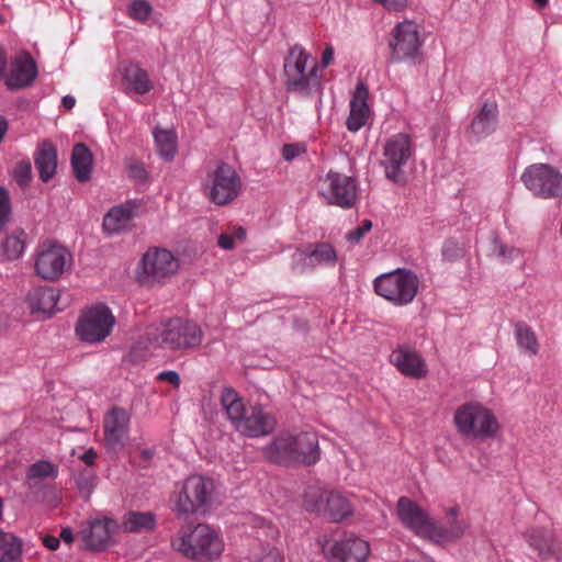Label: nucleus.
Segmentation results:
<instances>
[{
    "label": "nucleus",
    "instance_id": "obj_5",
    "mask_svg": "<svg viewBox=\"0 0 562 562\" xmlns=\"http://www.w3.org/2000/svg\"><path fill=\"white\" fill-rule=\"evenodd\" d=\"M285 88L289 92L308 95L321 88L319 67L315 59L300 45L290 48L284 59Z\"/></svg>",
    "mask_w": 562,
    "mask_h": 562
},
{
    "label": "nucleus",
    "instance_id": "obj_27",
    "mask_svg": "<svg viewBox=\"0 0 562 562\" xmlns=\"http://www.w3.org/2000/svg\"><path fill=\"white\" fill-rule=\"evenodd\" d=\"M111 525L108 518L88 521L80 530L85 544L91 550L104 549L111 540Z\"/></svg>",
    "mask_w": 562,
    "mask_h": 562
},
{
    "label": "nucleus",
    "instance_id": "obj_62",
    "mask_svg": "<svg viewBox=\"0 0 562 562\" xmlns=\"http://www.w3.org/2000/svg\"><path fill=\"white\" fill-rule=\"evenodd\" d=\"M8 130V122L7 120L0 115V142L3 139V136Z\"/></svg>",
    "mask_w": 562,
    "mask_h": 562
},
{
    "label": "nucleus",
    "instance_id": "obj_41",
    "mask_svg": "<svg viewBox=\"0 0 562 562\" xmlns=\"http://www.w3.org/2000/svg\"><path fill=\"white\" fill-rule=\"evenodd\" d=\"M315 268L310 250L297 249L291 258V269L296 274H303L308 269Z\"/></svg>",
    "mask_w": 562,
    "mask_h": 562
},
{
    "label": "nucleus",
    "instance_id": "obj_6",
    "mask_svg": "<svg viewBox=\"0 0 562 562\" xmlns=\"http://www.w3.org/2000/svg\"><path fill=\"white\" fill-rule=\"evenodd\" d=\"M213 491L212 480L200 474L190 475L175 491L171 508L177 516L204 513L211 504Z\"/></svg>",
    "mask_w": 562,
    "mask_h": 562
},
{
    "label": "nucleus",
    "instance_id": "obj_19",
    "mask_svg": "<svg viewBox=\"0 0 562 562\" xmlns=\"http://www.w3.org/2000/svg\"><path fill=\"white\" fill-rule=\"evenodd\" d=\"M370 551V544L364 539L345 536L334 541L327 555L331 562H366Z\"/></svg>",
    "mask_w": 562,
    "mask_h": 562
},
{
    "label": "nucleus",
    "instance_id": "obj_1",
    "mask_svg": "<svg viewBox=\"0 0 562 562\" xmlns=\"http://www.w3.org/2000/svg\"><path fill=\"white\" fill-rule=\"evenodd\" d=\"M221 406L234 429L250 438L263 437L276 428V418L261 405L246 407L240 395L231 386L221 394Z\"/></svg>",
    "mask_w": 562,
    "mask_h": 562
},
{
    "label": "nucleus",
    "instance_id": "obj_23",
    "mask_svg": "<svg viewBox=\"0 0 562 562\" xmlns=\"http://www.w3.org/2000/svg\"><path fill=\"white\" fill-rule=\"evenodd\" d=\"M369 89L367 85L360 81L350 100V111L346 125L350 132H357L366 125L371 110L368 104Z\"/></svg>",
    "mask_w": 562,
    "mask_h": 562
},
{
    "label": "nucleus",
    "instance_id": "obj_39",
    "mask_svg": "<svg viewBox=\"0 0 562 562\" xmlns=\"http://www.w3.org/2000/svg\"><path fill=\"white\" fill-rule=\"evenodd\" d=\"M74 480L76 482L79 494L83 498L89 499L97 485V476L94 472L88 468H85L74 474Z\"/></svg>",
    "mask_w": 562,
    "mask_h": 562
},
{
    "label": "nucleus",
    "instance_id": "obj_11",
    "mask_svg": "<svg viewBox=\"0 0 562 562\" xmlns=\"http://www.w3.org/2000/svg\"><path fill=\"white\" fill-rule=\"evenodd\" d=\"M115 317L104 304H95L82 311L77 325L76 335L86 342L103 341L112 331Z\"/></svg>",
    "mask_w": 562,
    "mask_h": 562
},
{
    "label": "nucleus",
    "instance_id": "obj_13",
    "mask_svg": "<svg viewBox=\"0 0 562 562\" xmlns=\"http://www.w3.org/2000/svg\"><path fill=\"white\" fill-rule=\"evenodd\" d=\"M520 180L537 198L554 199L562 195V175L551 165H530L521 173Z\"/></svg>",
    "mask_w": 562,
    "mask_h": 562
},
{
    "label": "nucleus",
    "instance_id": "obj_22",
    "mask_svg": "<svg viewBox=\"0 0 562 562\" xmlns=\"http://www.w3.org/2000/svg\"><path fill=\"white\" fill-rule=\"evenodd\" d=\"M37 77V67L34 59L29 54L16 56L11 61L10 72L5 78V85L9 89H22L29 87Z\"/></svg>",
    "mask_w": 562,
    "mask_h": 562
},
{
    "label": "nucleus",
    "instance_id": "obj_26",
    "mask_svg": "<svg viewBox=\"0 0 562 562\" xmlns=\"http://www.w3.org/2000/svg\"><path fill=\"white\" fill-rule=\"evenodd\" d=\"M59 291L52 286H38L27 294V306L33 314L52 316L58 308Z\"/></svg>",
    "mask_w": 562,
    "mask_h": 562
},
{
    "label": "nucleus",
    "instance_id": "obj_49",
    "mask_svg": "<svg viewBox=\"0 0 562 562\" xmlns=\"http://www.w3.org/2000/svg\"><path fill=\"white\" fill-rule=\"evenodd\" d=\"M128 176L136 181L144 182L147 178V172L143 164L132 162L128 166Z\"/></svg>",
    "mask_w": 562,
    "mask_h": 562
},
{
    "label": "nucleus",
    "instance_id": "obj_15",
    "mask_svg": "<svg viewBox=\"0 0 562 562\" xmlns=\"http://www.w3.org/2000/svg\"><path fill=\"white\" fill-rule=\"evenodd\" d=\"M423 45L419 26L413 20H404L393 27L389 47L394 61H404L415 58Z\"/></svg>",
    "mask_w": 562,
    "mask_h": 562
},
{
    "label": "nucleus",
    "instance_id": "obj_54",
    "mask_svg": "<svg viewBox=\"0 0 562 562\" xmlns=\"http://www.w3.org/2000/svg\"><path fill=\"white\" fill-rule=\"evenodd\" d=\"M43 544L49 550H56L58 549L60 541L59 538L47 535L43 538Z\"/></svg>",
    "mask_w": 562,
    "mask_h": 562
},
{
    "label": "nucleus",
    "instance_id": "obj_34",
    "mask_svg": "<svg viewBox=\"0 0 562 562\" xmlns=\"http://www.w3.org/2000/svg\"><path fill=\"white\" fill-rule=\"evenodd\" d=\"M529 544L546 560L555 555L553 535L546 529H535L528 536Z\"/></svg>",
    "mask_w": 562,
    "mask_h": 562
},
{
    "label": "nucleus",
    "instance_id": "obj_50",
    "mask_svg": "<svg viewBox=\"0 0 562 562\" xmlns=\"http://www.w3.org/2000/svg\"><path fill=\"white\" fill-rule=\"evenodd\" d=\"M304 146L301 144H288L282 148V156L285 160H292L304 153Z\"/></svg>",
    "mask_w": 562,
    "mask_h": 562
},
{
    "label": "nucleus",
    "instance_id": "obj_56",
    "mask_svg": "<svg viewBox=\"0 0 562 562\" xmlns=\"http://www.w3.org/2000/svg\"><path fill=\"white\" fill-rule=\"evenodd\" d=\"M95 458H97V454L95 452L93 451V449H89L88 451H86L82 456H81V460L85 462V464L87 467H90L94 463L95 461Z\"/></svg>",
    "mask_w": 562,
    "mask_h": 562
},
{
    "label": "nucleus",
    "instance_id": "obj_31",
    "mask_svg": "<svg viewBox=\"0 0 562 562\" xmlns=\"http://www.w3.org/2000/svg\"><path fill=\"white\" fill-rule=\"evenodd\" d=\"M468 528L469 524L465 520L459 519H453L447 527L438 526L434 522V530H431L429 540L435 543L457 541L464 535Z\"/></svg>",
    "mask_w": 562,
    "mask_h": 562
},
{
    "label": "nucleus",
    "instance_id": "obj_7",
    "mask_svg": "<svg viewBox=\"0 0 562 562\" xmlns=\"http://www.w3.org/2000/svg\"><path fill=\"white\" fill-rule=\"evenodd\" d=\"M419 286L418 277L411 270L396 269L373 280L374 292L395 306L412 303Z\"/></svg>",
    "mask_w": 562,
    "mask_h": 562
},
{
    "label": "nucleus",
    "instance_id": "obj_12",
    "mask_svg": "<svg viewBox=\"0 0 562 562\" xmlns=\"http://www.w3.org/2000/svg\"><path fill=\"white\" fill-rule=\"evenodd\" d=\"M414 151L413 140L408 134L398 133L387 138L381 159L385 177L395 183L403 181L404 167L413 157Z\"/></svg>",
    "mask_w": 562,
    "mask_h": 562
},
{
    "label": "nucleus",
    "instance_id": "obj_52",
    "mask_svg": "<svg viewBox=\"0 0 562 562\" xmlns=\"http://www.w3.org/2000/svg\"><path fill=\"white\" fill-rule=\"evenodd\" d=\"M218 246L225 250H231L235 247L234 237L228 234H222L218 237Z\"/></svg>",
    "mask_w": 562,
    "mask_h": 562
},
{
    "label": "nucleus",
    "instance_id": "obj_61",
    "mask_svg": "<svg viewBox=\"0 0 562 562\" xmlns=\"http://www.w3.org/2000/svg\"><path fill=\"white\" fill-rule=\"evenodd\" d=\"M234 241H243L246 237V231L243 227H238L234 231L233 235Z\"/></svg>",
    "mask_w": 562,
    "mask_h": 562
},
{
    "label": "nucleus",
    "instance_id": "obj_30",
    "mask_svg": "<svg viewBox=\"0 0 562 562\" xmlns=\"http://www.w3.org/2000/svg\"><path fill=\"white\" fill-rule=\"evenodd\" d=\"M156 515L151 512H128L124 515L121 529L124 532H148L155 530Z\"/></svg>",
    "mask_w": 562,
    "mask_h": 562
},
{
    "label": "nucleus",
    "instance_id": "obj_46",
    "mask_svg": "<svg viewBox=\"0 0 562 562\" xmlns=\"http://www.w3.org/2000/svg\"><path fill=\"white\" fill-rule=\"evenodd\" d=\"M374 3L382 5L389 12H403L408 9L413 0H372Z\"/></svg>",
    "mask_w": 562,
    "mask_h": 562
},
{
    "label": "nucleus",
    "instance_id": "obj_47",
    "mask_svg": "<svg viewBox=\"0 0 562 562\" xmlns=\"http://www.w3.org/2000/svg\"><path fill=\"white\" fill-rule=\"evenodd\" d=\"M371 228L372 222L364 220L361 225L347 233L346 239L351 244H358Z\"/></svg>",
    "mask_w": 562,
    "mask_h": 562
},
{
    "label": "nucleus",
    "instance_id": "obj_28",
    "mask_svg": "<svg viewBox=\"0 0 562 562\" xmlns=\"http://www.w3.org/2000/svg\"><path fill=\"white\" fill-rule=\"evenodd\" d=\"M34 162L38 170L40 178L47 182L56 173L57 151L49 142H43L34 154Z\"/></svg>",
    "mask_w": 562,
    "mask_h": 562
},
{
    "label": "nucleus",
    "instance_id": "obj_3",
    "mask_svg": "<svg viewBox=\"0 0 562 562\" xmlns=\"http://www.w3.org/2000/svg\"><path fill=\"white\" fill-rule=\"evenodd\" d=\"M171 548L195 562H215L224 552V540L206 524L184 526L171 539Z\"/></svg>",
    "mask_w": 562,
    "mask_h": 562
},
{
    "label": "nucleus",
    "instance_id": "obj_40",
    "mask_svg": "<svg viewBox=\"0 0 562 562\" xmlns=\"http://www.w3.org/2000/svg\"><path fill=\"white\" fill-rule=\"evenodd\" d=\"M58 474V468L49 461H37L30 465L26 479L27 481L34 479H55Z\"/></svg>",
    "mask_w": 562,
    "mask_h": 562
},
{
    "label": "nucleus",
    "instance_id": "obj_51",
    "mask_svg": "<svg viewBox=\"0 0 562 562\" xmlns=\"http://www.w3.org/2000/svg\"><path fill=\"white\" fill-rule=\"evenodd\" d=\"M158 380L167 381L170 384L178 386L180 384V376L176 371H162L158 374Z\"/></svg>",
    "mask_w": 562,
    "mask_h": 562
},
{
    "label": "nucleus",
    "instance_id": "obj_57",
    "mask_svg": "<svg viewBox=\"0 0 562 562\" xmlns=\"http://www.w3.org/2000/svg\"><path fill=\"white\" fill-rule=\"evenodd\" d=\"M70 544L74 541L72 530L70 528H63L59 535V540Z\"/></svg>",
    "mask_w": 562,
    "mask_h": 562
},
{
    "label": "nucleus",
    "instance_id": "obj_24",
    "mask_svg": "<svg viewBox=\"0 0 562 562\" xmlns=\"http://www.w3.org/2000/svg\"><path fill=\"white\" fill-rule=\"evenodd\" d=\"M497 121L498 108L496 102L485 101L472 120L469 130L470 137L475 142L487 137L496 130Z\"/></svg>",
    "mask_w": 562,
    "mask_h": 562
},
{
    "label": "nucleus",
    "instance_id": "obj_33",
    "mask_svg": "<svg viewBox=\"0 0 562 562\" xmlns=\"http://www.w3.org/2000/svg\"><path fill=\"white\" fill-rule=\"evenodd\" d=\"M156 148L160 157L171 160L177 153V135L173 131L159 130L154 131Z\"/></svg>",
    "mask_w": 562,
    "mask_h": 562
},
{
    "label": "nucleus",
    "instance_id": "obj_38",
    "mask_svg": "<svg viewBox=\"0 0 562 562\" xmlns=\"http://www.w3.org/2000/svg\"><path fill=\"white\" fill-rule=\"evenodd\" d=\"M24 234H12L5 237L1 244L2 257L5 260H16L24 252L25 241L22 237Z\"/></svg>",
    "mask_w": 562,
    "mask_h": 562
},
{
    "label": "nucleus",
    "instance_id": "obj_45",
    "mask_svg": "<svg viewBox=\"0 0 562 562\" xmlns=\"http://www.w3.org/2000/svg\"><path fill=\"white\" fill-rule=\"evenodd\" d=\"M32 167L29 160H21L14 168V178L20 187H26L31 181Z\"/></svg>",
    "mask_w": 562,
    "mask_h": 562
},
{
    "label": "nucleus",
    "instance_id": "obj_53",
    "mask_svg": "<svg viewBox=\"0 0 562 562\" xmlns=\"http://www.w3.org/2000/svg\"><path fill=\"white\" fill-rule=\"evenodd\" d=\"M457 250V245L453 241H446L442 247V256L451 260L454 257V251Z\"/></svg>",
    "mask_w": 562,
    "mask_h": 562
},
{
    "label": "nucleus",
    "instance_id": "obj_35",
    "mask_svg": "<svg viewBox=\"0 0 562 562\" xmlns=\"http://www.w3.org/2000/svg\"><path fill=\"white\" fill-rule=\"evenodd\" d=\"M246 559L248 562H283L281 551L277 547L261 542L251 546Z\"/></svg>",
    "mask_w": 562,
    "mask_h": 562
},
{
    "label": "nucleus",
    "instance_id": "obj_59",
    "mask_svg": "<svg viewBox=\"0 0 562 562\" xmlns=\"http://www.w3.org/2000/svg\"><path fill=\"white\" fill-rule=\"evenodd\" d=\"M7 64H8L7 55H5L4 50L2 49V47L0 46V78H2L4 75V71L7 69Z\"/></svg>",
    "mask_w": 562,
    "mask_h": 562
},
{
    "label": "nucleus",
    "instance_id": "obj_14",
    "mask_svg": "<svg viewBox=\"0 0 562 562\" xmlns=\"http://www.w3.org/2000/svg\"><path fill=\"white\" fill-rule=\"evenodd\" d=\"M209 199L216 205L233 202L240 193L241 180L235 169L226 162H221L212 171L204 184Z\"/></svg>",
    "mask_w": 562,
    "mask_h": 562
},
{
    "label": "nucleus",
    "instance_id": "obj_32",
    "mask_svg": "<svg viewBox=\"0 0 562 562\" xmlns=\"http://www.w3.org/2000/svg\"><path fill=\"white\" fill-rule=\"evenodd\" d=\"M131 218L132 212L127 206H115L105 214L103 228L110 234L120 233L128 226Z\"/></svg>",
    "mask_w": 562,
    "mask_h": 562
},
{
    "label": "nucleus",
    "instance_id": "obj_18",
    "mask_svg": "<svg viewBox=\"0 0 562 562\" xmlns=\"http://www.w3.org/2000/svg\"><path fill=\"white\" fill-rule=\"evenodd\" d=\"M397 515L402 524L416 536L428 539L434 530V521L429 515L415 502L407 497L397 501Z\"/></svg>",
    "mask_w": 562,
    "mask_h": 562
},
{
    "label": "nucleus",
    "instance_id": "obj_17",
    "mask_svg": "<svg viewBox=\"0 0 562 562\" xmlns=\"http://www.w3.org/2000/svg\"><path fill=\"white\" fill-rule=\"evenodd\" d=\"M322 195L329 204L351 209L357 200V187L351 177L329 171L323 180Z\"/></svg>",
    "mask_w": 562,
    "mask_h": 562
},
{
    "label": "nucleus",
    "instance_id": "obj_37",
    "mask_svg": "<svg viewBox=\"0 0 562 562\" xmlns=\"http://www.w3.org/2000/svg\"><path fill=\"white\" fill-rule=\"evenodd\" d=\"M314 266L334 267L337 262V252L328 243H317L308 249Z\"/></svg>",
    "mask_w": 562,
    "mask_h": 562
},
{
    "label": "nucleus",
    "instance_id": "obj_9",
    "mask_svg": "<svg viewBox=\"0 0 562 562\" xmlns=\"http://www.w3.org/2000/svg\"><path fill=\"white\" fill-rule=\"evenodd\" d=\"M35 274L48 282H56L71 268L72 255L61 244L44 241L37 245L33 255Z\"/></svg>",
    "mask_w": 562,
    "mask_h": 562
},
{
    "label": "nucleus",
    "instance_id": "obj_58",
    "mask_svg": "<svg viewBox=\"0 0 562 562\" xmlns=\"http://www.w3.org/2000/svg\"><path fill=\"white\" fill-rule=\"evenodd\" d=\"M12 533L5 532L2 529H0V550L3 549V547L8 546V542L13 539Z\"/></svg>",
    "mask_w": 562,
    "mask_h": 562
},
{
    "label": "nucleus",
    "instance_id": "obj_36",
    "mask_svg": "<svg viewBox=\"0 0 562 562\" xmlns=\"http://www.w3.org/2000/svg\"><path fill=\"white\" fill-rule=\"evenodd\" d=\"M515 338L518 347L521 350L528 351L530 355H537L539 351V344L537 336L532 328L524 322L515 324Z\"/></svg>",
    "mask_w": 562,
    "mask_h": 562
},
{
    "label": "nucleus",
    "instance_id": "obj_10",
    "mask_svg": "<svg viewBox=\"0 0 562 562\" xmlns=\"http://www.w3.org/2000/svg\"><path fill=\"white\" fill-rule=\"evenodd\" d=\"M303 505L306 510L326 516L336 522L341 521L352 512L349 501L344 495L316 485L305 490Z\"/></svg>",
    "mask_w": 562,
    "mask_h": 562
},
{
    "label": "nucleus",
    "instance_id": "obj_25",
    "mask_svg": "<svg viewBox=\"0 0 562 562\" xmlns=\"http://www.w3.org/2000/svg\"><path fill=\"white\" fill-rule=\"evenodd\" d=\"M122 86L123 90L128 95H143L154 88L148 72L138 64L134 63H130L123 67Z\"/></svg>",
    "mask_w": 562,
    "mask_h": 562
},
{
    "label": "nucleus",
    "instance_id": "obj_8",
    "mask_svg": "<svg viewBox=\"0 0 562 562\" xmlns=\"http://www.w3.org/2000/svg\"><path fill=\"white\" fill-rule=\"evenodd\" d=\"M149 339L164 349L186 350L199 347L203 333L194 322L175 317L161 324L156 334H149Z\"/></svg>",
    "mask_w": 562,
    "mask_h": 562
},
{
    "label": "nucleus",
    "instance_id": "obj_63",
    "mask_svg": "<svg viewBox=\"0 0 562 562\" xmlns=\"http://www.w3.org/2000/svg\"><path fill=\"white\" fill-rule=\"evenodd\" d=\"M142 457L145 459V460H149L151 459V457L154 456V450L151 449H143L142 452H140Z\"/></svg>",
    "mask_w": 562,
    "mask_h": 562
},
{
    "label": "nucleus",
    "instance_id": "obj_4",
    "mask_svg": "<svg viewBox=\"0 0 562 562\" xmlns=\"http://www.w3.org/2000/svg\"><path fill=\"white\" fill-rule=\"evenodd\" d=\"M453 425L457 434L469 440L494 438L501 429L494 413L479 401L459 405L453 413Z\"/></svg>",
    "mask_w": 562,
    "mask_h": 562
},
{
    "label": "nucleus",
    "instance_id": "obj_21",
    "mask_svg": "<svg viewBox=\"0 0 562 562\" xmlns=\"http://www.w3.org/2000/svg\"><path fill=\"white\" fill-rule=\"evenodd\" d=\"M391 363L405 376L423 379L428 373L424 358L408 346H398L390 356Z\"/></svg>",
    "mask_w": 562,
    "mask_h": 562
},
{
    "label": "nucleus",
    "instance_id": "obj_16",
    "mask_svg": "<svg viewBox=\"0 0 562 562\" xmlns=\"http://www.w3.org/2000/svg\"><path fill=\"white\" fill-rule=\"evenodd\" d=\"M176 257L167 249H149L142 259L138 279L142 283L161 282L178 271Z\"/></svg>",
    "mask_w": 562,
    "mask_h": 562
},
{
    "label": "nucleus",
    "instance_id": "obj_43",
    "mask_svg": "<svg viewBox=\"0 0 562 562\" xmlns=\"http://www.w3.org/2000/svg\"><path fill=\"white\" fill-rule=\"evenodd\" d=\"M0 551H2L1 562H18L22 555V542L13 536L8 546L3 547Z\"/></svg>",
    "mask_w": 562,
    "mask_h": 562
},
{
    "label": "nucleus",
    "instance_id": "obj_48",
    "mask_svg": "<svg viewBox=\"0 0 562 562\" xmlns=\"http://www.w3.org/2000/svg\"><path fill=\"white\" fill-rule=\"evenodd\" d=\"M493 251L499 258L504 259H513L519 255V250L517 248H507L505 245L501 244L498 240H494V249Z\"/></svg>",
    "mask_w": 562,
    "mask_h": 562
},
{
    "label": "nucleus",
    "instance_id": "obj_42",
    "mask_svg": "<svg viewBox=\"0 0 562 562\" xmlns=\"http://www.w3.org/2000/svg\"><path fill=\"white\" fill-rule=\"evenodd\" d=\"M153 12V7L147 0H133L127 9V14L131 19L145 22Z\"/></svg>",
    "mask_w": 562,
    "mask_h": 562
},
{
    "label": "nucleus",
    "instance_id": "obj_55",
    "mask_svg": "<svg viewBox=\"0 0 562 562\" xmlns=\"http://www.w3.org/2000/svg\"><path fill=\"white\" fill-rule=\"evenodd\" d=\"M334 59V48L331 46H327L322 55V64L323 67H327Z\"/></svg>",
    "mask_w": 562,
    "mask_h": 562
},
{
    "label": "nucleus",
    "instance_id": "obj_44",
    "mask_svg": "<svg viewBox=\"0 0 562 562\" xmlns=\"http://www.w3.org/2000/svg\"><path fill=\"white\" fill-rule=\"evenodd\" d=\"M11 217V200L8 190L0 186V229H3Z\"/></svg>",
    "mask_w": 562,
    "mask_h": 562
},
{
    "label": "nucleus",
    "instance_id": "obj_2",
    "mask_svg": "<svg viewBox=\"0 0 562 562\" xmlns=\"http://www.w3.org/2000/svg\"><path fill=\"white\" fill-rule=\"evenodd\" d=\"M263 454L269 461L282 465H313L321 459V449L313 431H282L263 448Z\"/></svg>",
    "mask_w": 562,
    "mask_h": 562
},
{
    "label": "nucleus",
    "instance_id": "obj_29",
    "mask_svg": "<svg viewBox=\"0 0 562 562\" xmlns=\"http://www.w3.org/2000/svg\"><path fill=\"white\" fill-rule=\"evenodd\" d=\"M92 164L93 156L90 149L83 143L76 144L71 153V167L79 182H87L90 179Z\"/></svg>",
    "mask_w": 562,
    "mask_h": 562
},
{
    "label": "nucleus",
    "instance_id": "obj_20",
    "mask_svg": "<svg viewBox=\"0 0 562 562\" xmlns=\"http://www.w3.org/2000/svg\"><path fill=\"white\" fill-rule=\"evenodd\" d=\"M104 440L112 450L124 448L130 432V415L121 407L112 408L103 419Z\"/></svg>",
    "mask_w": 562,
    "mask_h": 562
},
{
    "label": "nucleus",
    "instance_id": "obj_64",
    "mask_svg": "<svg viewBox=\"0 0 562 562\" xmlns=\"http://www.w3.org/2000/svg\"><path fill=\"white\" fill-rule=\"evenodd\" d=\"M537 9H543L548 4V0H533Z\"/></svg>",
    "mask_w": 562,
    "mask_h": 562
},
{
    "label": "nucleus",
    "instance_id": "obj_60",
    "mask_svg": "<svg viewBox=\"0 0 562 562\" xmlns=\"http://www.w3.org/2000/svg\"><path fill=\"white\" fill-rule=\"evenodd\" d=\"M61 103L65 109L71 110L76 104V99L72 95H65Z\"/></svg>",
    "mask_w": 562,
    "mask_h": 562
}]
</instances>
